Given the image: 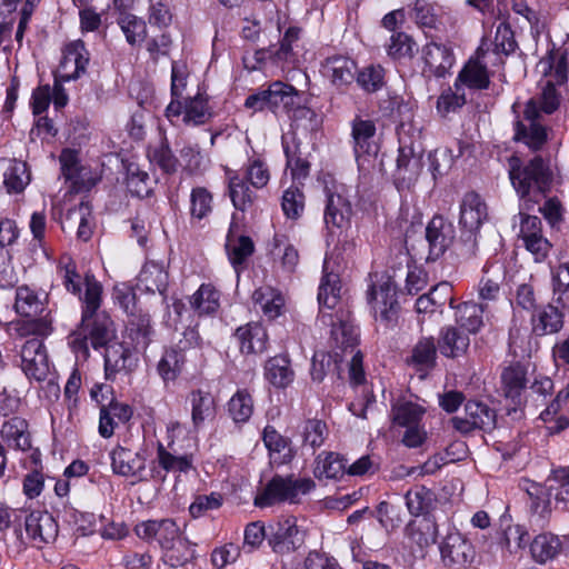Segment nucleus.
<instances>
[{
	"mask_svg": "<svg viewBox=\"0 0 569 569\" xmlns=\"http://www.w3.org/2000/svg\"><path fill=\"white\" fill-rule=\"evenodd\" d=\"M84 286L81 322L69 336L68 342L72 351L83 359L89 357V342L94 349L103 348L114 336L112 320L100 311L102 286L89 273L84 277Z\"/></svg>",
	"mask_w": 569,
	"mask_h": 569,
	"instance_id": "nucleus-1",
	"label": "nucleus"
},
{
	"mask_svg": "<svg viewBox=\"0 0 569 569\" xmlns=\"http://www.w3.org/2000/svg\"><path fill=\"white\" fill-rule=\"evenodd\" d=\"M508 174L510 182L526 209H532V204L545 198L551 182V172L548 164L540 156L533 157L528 162L516 154L508 158Z\"/></svg>",
	"mask_w": 569,
	"mask_h": 569,
	"instance_id": "nucleus-2",
	"label": "nucleus"
},
{
	"mask_svg": "<svg viewBox=\"0 0 569 569\" xmlns=\"http://www.w3.org/2000/svg\"><path fill=\"white\" fill-rule=\"evenodd\" d=\"M48 321L33 319L18 326L17 332L20 337L33 336L21 347V369L29 379L38 382L44 381L50 373V365L46 347L40 337L51 332Z\"/></svg>",
	"mask_w": 569,
	"mask_h": 569,
	"instance_id": "nucleus-3",
	"label": "nucleus"
},
{
	"mask_svg": "<svg viewBox=\"0 0 569 569\" xmlns=\"http://www.w3.org/2000/svg\"><path fill=\"white\" fill-rule=\"evenodd\" d=\"M299 102V94L295 87L283 83L281 81L272 82L268 89L261 90L257 93L250 94L244 101V106L254 111H262L269 109L273 113L293 112L292 117L308 118L313 117L315 113L311 109L306 107H297Z\"/></svg>",
	"mask_w": 569,
	"mask_h": 569,
	"instance_id": "nucleus-4",
	"label": "nucleus"
},
{
	"mask_svg": "<svg viewBox=\"0 0 569 569\" xmlns=\"http://www.w3.org/2000/svg\"><path fill=\"white\" fill-rule=\"evenodd\" d=\"M315 487L316 483L310 478L277 475L256 497L254 505L263 508L281 502L298 503L300 496L309 493Z\"/></svg>",
	"mask_w": 569,
	"mask_h": 569,
	"instance_id": "nucleus-5",
	"label": "nucleus"
},
{
	"mask_svg": "<svg viewBox=\"0 0 569 569\" xmlns=\"http://www.w3.org/2000/svg\"><path fill=\"white\" fill-rule=\"evenodd\" d=\"M487 217V204L482 198L473 191L467 192L460 203L459 223L469 233L458 248L459 256L470 258L476 254L477 238L475 231L479 230Z\"/></svg>",
	"mask_w": 569,
	"mask_h": 569,
	"instance_id": "nucleus-6",
	"label": "nucleus"
},
{
	"mask_svg": "<svg viewBox=\"0 0 569 569\" xmlns=\"http://www.w3.org/2000/svg\"><path fill=\"white\" fill-rule=\"evenodd\" d=\"M450 423L456 431L462 435L475 430L490 432L496 428L497 412L485 402L470 400L465 405V416L452 417Z\"/></svg>",
	"mask_w": 569,
	"mask_h": 569,
	"instance_id": "nucleus-7",
	"label": "nucleus"
},
{
	"mask_svg": "<svg viewBox=\"0 0 569 569\" xmlns=\"http://www.w3.org/2000/svg\"><path fill=\"white\" fill-rule=\"evenodd\" d=\"M422 168V149L420 146H416L413 142L406 143L400 139L393 174L397 188L402 190L413 186Z\"/></svg>",
	"mask_w": 569,
	"mask_h": 569,
	"instance_id": "nucleus-8",
	"label": "nucleus"
},
{
	"mask_svg": "<svg viewBox=\"0 0 569 569\" xmlns=\"http://www.w3.org/2000/svg\"><path fill=\"white\" fill-rule=\"evenodd\" d=\"M441 562L449 569H466L476 557L472 543L459 531L449 532L439 546Z\"/></svg>",
	"mask_w": 569,
	"mask_h": 569,
	"instance_id": "nucleus-9",
	"label": "nucleus"
},
{
	"mask_svg": "<svg viewBox=\"0 0 569 569\" xmlns=\"http://www.w3.org/2000/svg\"><path fill=\"white\" fill-rule=\"evenodd\" d=\"M26 537L18 535L21 543H31L37 548L54 541L58 536V525L48 511H32L24 519Z\"/></svg>",
	"mask_w": 569,
	"mask_h": 569,
	"instance_id": "nucleus-10",
	"label": "nucleus"
},
{
	"mask_svg": "<svg viewBox=\"0 0 569 569\" xmlns=\"http://www.w3.org/2000/svg\"><path fill=\"white\" fill-rule=\"evenodd\" d=\"M60 164L62 174L67 181H70L73 192L89 191L100 179L90 167L79 162L74 150L64 149L60 154Z\"/></svg>",
	"mask_w": 569,
	"mask_h": 569,
	"instance_id": "nucleus-11",
	"label": "nucleus"
},
{
	"mask_svg": "<svg viewBox=\"0 0 569 569\" xmlns=\"http://www.w3.org/2000/svg\"><path fill=\"white\" fill-rule=\"evenodd\" d=\"M111 468L116 475L132 479V483L147 480V458L144 451H133L117 446L110 452Z\"/></svg>",
	"mask_w": 569,
	"mask_h": 569,
	"instance_id": "nucleus-12",
	"label": "nucleus"
},
{
	"mask_svg": "<svg viewBox=\"0 0 569 569\" xmlns=\"http://www.w3.org/2000/svg\"><path fill=\"white\" fill-rule=\"evenodd\" d=\"M90 56L83 41L76 40L64 46L62 58L54 71L56 80L71 81L86 73Z\"/></svg>",
	"mask_w": 569,
	"mask_h": 569,
	"instance_id": "nucleus-13",
	"label": "nucleus"
},
{
	"mask_svg": "<svg viewBox=\"0 0 569 569\" xmlns=\"http://www.w3.org/2000/svg\"><path fill=\"white\" fill-rule=\"evenodd\" d=\"M271 535L268 542L272 550L283 555L299 549L305 543L306 532L297 526L295 517L279 520L276 526H270Z\"/></svg>",
	"mask_w": 569,
	"mask_h": 569,
	"instance_id": "nucleus-14",
	"label": "nucleus"
},
{
	"mask_svg": "<svg viewBox=\"0 0 569 569\" xmlns=\"http://www.w3.org/2000/svg\"><path fill=\"white\" fill-rule=\"evenodd\" d=\"M523 121L518 120L515 124V139L523 142L531 150H539L547 141V130L540 123L538 117V106L533 100H529L523 111Z\"/></svg>",
	"mask_w": 569,
	"mask_h": 569,
	"instance_id": "nucleus-15",
	"label": "nucleus"
},
{
	"mask_svg": "<svg viewBox=\"0 0 569 569\" xmlns=\"http://www.w3.org/2000/svg\"><path fill=\"white\" fill-rule=\"evenodd\" d=\"M456 229L451 221L435 216L426 227V240L429 246L427 260L436 261L453 244Z\"/></svg>",
	"mask_w": 569,
	"mask_h": 569,
	"instance_id": "nucleus-16",
	"label": "nucleus"
},
{
	"mask_svg": "<svg viewBox=\"0 0 569 569\" xmlns=\"http://www.w3.org/2000/svg\"><path fill=\"white\" fill-rule=\"evenodd\" d=\"M519 237L525 248L533 254L536 261H542L551 249V243L542 233V222L536 216L520 212Z\"/></svg>",
	"mask_w": 569,
	"mask_h": 569,
	"instance_id": "nucleus-17",
	"label": "nucleus"
},
{
	"mask_svg": "<svg viewBox=\"0 0 569 569\" xmlns=\"http://www.w3.org/2000/svg\"><path fill=\"white\" fill-rule=\"evenodd\" d=\"M423 73L445 78L455 63L452 50L442 43L430 42L422 48Z\"/></svg>",
	"mask_w": 569,
	"mask_h": 569,
	"instance_id": "nucleus-18",
	"label": "nucleus"
},
{
	"mask_svg": "<svg viewBox=\"0 0 569 569\" xmlns=\"http://www.w3.org/2000/svg\"><path fill=\"white\" fill-rule=\"evenodd\" d=\"M376 318L390 323L396 320L399 305L396 298V287L390 282H383L377 289L372 287L368 293Z\"/></svg>",
	"mask_w": 569,
	"mask_h": 569,
	"instance_id": "nucleus-19",
	"label": "nucleus"
},
{
	"mask_svg": "<svg viewBox=\"0 0 569 569\" xmlns=\"http://www.w3.org/2000/svg\"><path fill=\"white\" fill-rule=\"evenodd\" d=\"M321 71L335 87H348L355 81L357 63L347 56L335 54L325 59Z\"/></svg>",
	"mask_w": 569,
	"mask_h": 569,
	"instance_id": "nucleus-20",
	"label": "nucleus"
},
{
	"mask_svg": "<svg viewBox=\"0 0 569 569\" xmlns=\"http://www.w3.org/2000/svg\"><path fill=\"white\" fill-rule=\"evenodd\" d=\"M134 531L143 540H157L162 549L181 535L179 527L172 519L142 521L136 526Z\"/></svg>",
	"mask_w": 569,
	"mask_h": 569,
	"instance_id": "nucleus-21",
	"label": "nucleus"
},
{
	"mask_svg": "<svg viewBox=\"0 0 569 569\" xmlns=\"http://www.w3.org/2000/svg\"><path fill=\"white\" fill-rule=\"evenodd\" d=\"M94 220L92 216V206L89 201H81L78 206L70 208L62 222V229L74 231L77 238L88 241L93 233Z\"/></svg>",
	"mask_w": 569,
	"mask_h": 569,
	"instance_id": "nucleus-22",
	"label": "nucleus"
},
{
	"mask_svg": "<svg viewBox=\"0 0 569 569\" xmlns=\"http://www.w3.org/2000/svg\"><path fill=\"white\" fill-rule=\"evenodd\" d=\"M188 71L184 63L172 62L171 67V101L167 106L164 116L176 124L182 113V93L187 87Z\"/></svg>",
	"mask_w": 569,
	"mask_h": 569,
	"instance_id": "nucleus-23",
	"label": "nucleus"
},
{
	"mask_svg": "<svg viewBox=\"0 0 569 569\" xmlns=\"http://www.w3.org/2000/svg\"><path fill=\"white\" fill-rule=\"evenodd\" d=\"M500 387L507 399L517 403L527 387V369L520 362H511L500 373Z\"/></svg>",
	"mask_w": 569,
	"mask_h": 569,
	"instance_id": "nucleus-24",
	"label": "nucleus"
},
{
	"mask_svg": "<svg viewBox=\"0 0 569 569\" xmlns=\"http://www.w3.org/2000/svg\"><path fill=\"white\" fill-rule=\"evenodd\" d=\"M234 336L243 355H259L267 350V330L259 322H250L239 327Z\"/></svg>",
	"mask_w": 569,
	"mask_h": 569,
	"instance_id": "nucleus-25",
	"label": "nucleus"
},
{
	"mask_svg": "<svg viewBox=\"0 0 569 569\" xmlns=\"http://www.w3.org/2000/svg\"><path fill=\"white\" fill-rule=\"evenodd\" d=\"M264 379L277 389H284L295 380V370L287 353L269 358L263 366Z\"/></svg>",
	"mask_w": 569,
	"mask_h": 569,
	"instance_id": "nucleus-26",
	"label": "nucleus"
},
{
	"mask_svg": "<svg viewBox=\"0 0 569 569\" xmlns=\"http://www.w3.org/2000/svg\"><path fill=\"white\" fill-rule=\"evenodd\" d=\"M106 347L104 369L108 378L121 371L131 372L137 367L138 358L122 343L116 342Z\"/></svg>",
	"mask_w": 569,
	"mask_h": 569,
	"instance_id": "nucleus-27",
	"label": "nucleus"
},
{
	"mask_svg": "<svg viewBox=\"0 0 569 569\" xmlns=\"http://www.w3.org/2000/svg\"><path fill=\"white\" fill-rule=\"evenodd\" d=\"M490 313L487 303L468 301L457 307L456 321L468 332L477 333L483 326L485 319L489 320Z\"/></svg>",
	"mask_w": 569,
	"mask_h": 569,
	"instance_id": "nucleus-28",
	"label": "nucleus"
},
{
	"mask_svg": "<svg viewBox=\"0 0 569 569\" xmlns=\"http://www.w3.org/2000/svg\"><path fill=\"white\" fill-rule=\"evenodd\" d=\"M567 309L569 307L555 303L552 298L551 302L532 318L533 331L539 336L559 332L563 327L565 310Z\"/></svg>",
	"mask_w": 569,
	"mask_h": 569,
	"instance_id": "nucleus-29",
	"label": "nucleus"
},
{
	"mask_svg": "<svg viewBox=\"0 0 569 569\" xmlns=\"http://www.w3.org/2000/svg\"><path fill=\"white\" fill-rule=\"evenodd\" d=\"M169 274L164 266L157 261H148L142 267L137 286L147 292L164 295Z\"/></svg>",
	"mask_w": 569,
	"mask_h": 569,
	"instance_id": "nucleus-30",
	"label": "nucleus"
},
{
	"mask_svg": "<svg viewBox=\"0 0 569 569\" xmlns=\"http://www.w3.org/2000/svg\"><path fill=\"white\" fill-rule=\"evenodd\" d=\"M469 345V336L456 327H445L439 333L438 348L440 353L447 358L463 356Z\"/></svg>",
	"mask_w": 569,
	"mask_h": 569,
	"instance_id": "nucleus-31",
	"label": "nucleus"
},
{
	"mask_svg": "<svg viewBox=\"0 0 569 569\" xmlns=\"http://www.w3.org/2000/svg\"><path fill=\"white\" fill-rule=\"evenodd\" d=\"M376 134V124L372 120L356 117L351 123V137L353 141V151L357 159L370 154L373 151V137Z\"/></svg>",
	"mask_w": 569,
	"mask_h": 569,
	"instance_id": "nucleus-32",
	"label": "nucleus"
},
{
	"mask_svg": "<svg viewBox=\"0 0 569 569\" xmlns=\"http://www.w3.org/2000/svg\"><path fill=\"white\" fill-rule=\"evenodd\" d=\"M3 186L8 193H20L31 181V173L26 162L9 160L1 163Z\"/></svg>",
	"mask_w": 569,
	"mask_h": 569,
	"instance_id": "nucleus-33",
	"label": "nucleus"
},
{
	"mask_svg": "<svg viewBox=\"0 0 569 569\" xmlns=\"http://www.w3.org/2000/svg\"><path fill=\"white\" fill-rule=\"evenodd\" d=\"M234 228V223H231L227 236L226 251L232 267L239 272V268L253 253L254 244L250 237L243 234L237 236Z\"/></svg>",
	"mask_w": 569,
	"mask_h": 569,
	"instance_id": "nucleus-34",
	"label": "nucleus"
},
{
	"mask_svg": "<svg viewBox=\"0 0 569 569\" xmlns=\"http://www.w3.org/2000/svg\"><path fill=\"white\" fill-rule=\"evenodd\" d=\"M182 122L186 126H201L207 123L212 111L208 103V98L201 93L186 98L182 101Z\"/></svg>",
	"mask_w": 569,
	"mask_h": 569,
	"instance_id": "nucleus-35",
	"label": "nucleus"
},
{
	"mask_svg": "<svg viewBox=\"0 0 569 569\" xmlns=\"http://www.w3.org/2000/svg\"><path fill=\"white\" fill-rule=\"evenodd\" d=\"M2 438L14 448L27 451L31 448L29 425L21 417H12L6 420L1 427Z\"/></svg>",
	"mask_w": 569,
	"mask_h": 569,
	"instance_id": "nucleus-36",
	"label": "nucleus"
},
{
	"mask_svg": "<svg viewBox=\"0 0 569 569\" xmlns=\"http://www.w3.org/2000/svg\"><path fill=\"white\" fill-rule=\"evenodd\" d=\"M352 213L350 202L340 193L327 191L325 222L327 226L342 228Z\"/></svg>",
	"mask_w": 569,
	"mask_h": 569,
	"instance_id": "nucleus-37",
	"label": "nucleus"
},
{
	"mask_svg": "<svg viewBox=\"0 0 569 569\" xmlns=\"http://www.w3.org/2000/svg\"><path fill=\"white\" fill-rule=\"evenodd\" d=\"M503 280V270L501 266H489L483 269V276L481 277L478 286V298L480 303L495 302L500 296V286Z\"/></svg>",
	"mask_w": 569,
	"mask_h": 569,
	"instance_id": "nucleus-38",
	"label": "nucleus"
},
{
	"mask_svg": "<svg viewBox=\"0 0 569 569\" xmlns=\"http://www.w3.org/2000/svg\"><path fill=\"white\" fill-rule=\"evenodd\" d=\"M252 301L269 319L279 317L284 306V298L281 292L270 286L256 289L252 293Z\"/></svg>",
	"mask_w": 569,
	"mask_h": 569,
	"instance_id": "nucleus-39",
	"label": "nucleus"
},
{
	"mask_svg": "<svg viewBox=\"0 0 569 569\" xmlns=\"http://www.w3.org/2000/svg\"><path fill=\"white\" fill-rule=\"evenodd\" d=\"M191 405V419L194 428L201 427L216 415L214 398L210 392L193 390L189 397Z\"/></svg>",
	"mask_w": 569,
	"mask_h": 569,
	"instance_id": "nucleus-40",
	"label": "nucleus"
},
{
	"mask_svg": "<svg viewBox=\"0 0 569 569\" xmlns=\"http://www.w3.org/2000/svg\"><path fill=\"white\" fill-rule=\"evenodd\" d=\"M117 24L124 34L127 43L131 47H139L147 39L146 21L133 13L121 12L117 18Z\"/></svg>",
	"mask_w": 569,
	"mask_h": 569,
	"instance_id": "nucleus-41",
	"label": "nucleus"
},
{
	"mask_svg": "<svg viewBox=\"0 0 569 569\" xmlns=\"http://www.w3.org/2000/svg\"><path fill=\"white\" fill-rule=\"evenodd\" d=\"M228 192L233 207L240 211L250 208L256 199V193L246 179L236 172H228Z\"/></svg>",
	"mask_w": 569,
	"mask_h": 569,
	"instance_id": "nucleus-42",
	"label": "nucleus"
},
{
	"mask_svg": "<svg viewBox=\"0 0 569 569\" xmlns=\"http://www.w3.org/2000/svg\"><path fill=\"white\" fill-rule=\"evenodd\" d=\"M545 76H549L557 84L568 80V53L562 49H555L539 62Z\"/></svg>",
	"mask_w": 569,
	"mask_h": 569,
	"instance_id": "nucleus-43",
	"label": "nucleus"
},
{
	"mask_svg": "<svg viewBox=\"0 0 569 569\" xmlns=\"http://www.w3.org/2000/svg\"><path fill=\"white\" fill-rule=\"evenodd\" d=\"M562 550L560 539L552 533H540L530 543V553L538 563L555 559Z\"/></svg>",
	"mask_w": 569,
	"mask_h": 569,
	"instance_id": "nucleus-44",
	"label": "nucleus"
},
{
	"mask_svg": "<svg viewBox=\"0 0 569 569\" xmlns=\"http://www.w3.org/2000/svg\"><path fill=\"white\" fill-rule=\"evenodd\" d=\"M148 158L151 163L157 164L164 173H174L179 168V160L174 156L164 133L161 134L160 141L148 148Z\"/></svg>",
	"mask_w": 569,
	"mask_h": 569,
	"instance_id": "nucleus-45",
	"label": "nucleus"
},
{
	"mask_svg": "<svg viewBox=\"0 0 569 569\" xmlns=\"http://www.w3.org/2000/svg\"><path fill=\"white\" fill-rule=\"evenodd\" d=\"M458 82H461L470 89H487L490 84L487 67L480 63L478 59H470L459 72L456 87H458Z\"/></svg>",
	"mask_w": 569,
	"mask_h": 569,
	"instance_id": "nucleus-46",
	"label": "nucleus"
},
{
	"mask_svg": "<svg viewBox=\"0 0 569 569\" xmlns=\"http://www.w3.org/2000/svg\"><path fill=\"white\" fill-rule=\"evenodd\" d=\"M219 300V291L210 283H202L190 297V306L199 316L211 315L218 310Z\"/></svg>",
	"mask_w": 569,
	"mask_h": 569,
	"instance_id": "nucleus-47",
	"label": "nucleus"
},
{
	"mask_svg": "<svg viewBox=\"0 0 569 569\" xmlns=\"http://www.w3.org/2000/svg\"><path fill=\"white\" fill-rule=\"evenodd\" d=\"M346 472V460L335 452H322L316 459L313 475L318 479H338Z\"/></svg>",
	"mask_w": 569,
	"mask_h": 569,
	"instance_id": "nucleus-48",
	"label": "nucleus"
},
{
	"mask_svg": "<svg viewBox=\"0 0 569 569\" xmlns=\"http://www.w3.org/2000/svg\"><path fill=\"white\" fill-rule=\"evenodd\" d=\"M391 412L392 420L396 425L409 427L420 425V421L426 413V409L423 406L410 400H398L392 405Z\"/></svg>",
	"mask_w": 569,
	"mask_h": 569,
	"instance_id": "nucleus-49",
	"label": "nucleus"
},
{
	"mask_svg": "<svg viewBox=\"0 0 569 569\" xmlns=\"http://www.w3.org/2000/svg\"><path fill=\"white\" fill-rule=\"evenodd\" d=\"M341 287L339 276L328 272V263H323V277L321 279L318 292L319 305L328 309H333L339 301Z\"/></svg>",
	"mask_w": 569,
	"mask_h": 569,
	"instance_id": "nucleus-50",
	"label": "nucleus"
},
{
	"mask_svg": "<svg viewBox=\"0 0 569 569\" xmlns=\"http://www.w3.org/2000/svg\"><path fill=\"white\" fill-rule=\"evenodd\" d=\"M406 536L420 548L436 541L437 525L429 518L410 521L406 527Z\"/></svg>",
	"mask_w": 569,
	"mask_h": 569,
	"instance_id": "nucleus-51",
	"label": "nucleus"
},
{
	"mask_svg": "<svg viewBox=\"0 0 569 569\" xmlns=\"http://www.w3.org/2000/svg\"><path fill=\"white\" fill-rule=\"evenodd\" d=\"M405 499L409 513L418 517L427 513L431 509L435 495L425 486H415L407 491Z\"/></svg>",
	"mask_w": 569,
	"mask_h": 569,
	"instance_id": "nucleus-52",
	"label": "nucleus"
},
{
	"mask_svg": "<svg viewBox=\"0 0 569 569\" xmlns=\"http://www.w3.org/2000/svg\"><path fill=\"white\" fill-rule=\"evenodd\" d=\"M553 302L569 307V262H561L551 270Z\"/></svg>",
	"mask_w": 569,
	"mask_h": 569,
	"instance_id": "nucleus-53",
	"label": "nucleus"
},
{
	"mask_svg": "<svg viewBox=\"0 0 569 569\" xmlns=\"http://www.w3.org/2000/svg\"><path fill=\"white\" fill-rule=\"evenodd\" d=\"M358 331L356 327L347 321L339 320L338 323H332L331 338L336 349L342 352L350 350L352 353L358 345Z\"/></svg>",
	"mask_w": 569,
	"mask_h": 569,
	"instance_id": "nucleus-54",
	"label": "nucleus"
},
{
	"mask_svg": "<svg viewBox=\"0 0 569 569\" xmlns=\"http://www.w3.org/2000/svg\"><path fill=\"white\" fill-rule=\"evenodd\" d=\"M163 550L164 562L173 568L184 566L193 558L194 555V550L190 542L181 535Z\"/></svg>",
	"mask_w": 569,
	"mask_h": 569,
	"instance_id": "nucleus-55",
	"label": "nucleus"
},
{
	"mask_svg": "<svg viewBox=\"0 0 569 569\" xmlns=\"http://www.w3.org/2000/svg\"><path fill=\"white\" fill-rule=\"evenodd\" d=\"M386 71L380 64H369L357 70L356 82L367 93H375L385 86Z\"/></svg>",
	"mask_w": 569,
	"mask_h": 569,
	"instance_id": "nucleus-56",
	"label": "nucleus"
},
{
	"mask_svg": "<svg viewBox=\"0 0 569 569\" xmlns=\"http://www.w3.org/2000/svg\"><path fill=\"white\" fill-rule=\"evenodd\" d=\"M417 52V43L405 32L393 33L387 44V53L393 60H411Z\"/></svg>",
	"mask_w": 569,
	"mask_h": 569,
	"instance_id": "nucleus-57",
	"label": "nucleus"
},
{
	"mask_svg": "<svg viewBox=\"0 0 569 569\" xmlns=\"http://www.w3.org/2000/svg\"><path fill=\"white\" fill-rule=\"evenodd\" d=\"M213 210L212 193L204 187H196L190 193L189 213L192 220H202Z\"/></svg>",
	"mask_w": 569,
	"mask_h": 569,
	"instance_id": "nucleus-58",
	"label": "nucleus"
},
{
	"mask_svg": "<svg viewBox=\"0 0 569 569\" xmlns=\"http://www.w3.org/2000/svg\"><path fill=\"white\" fill-rule=\"evenodd\" d=\"M437 346L432 337L421 338L412 349L411 363L419 369H430L436 366Z\"/></svg>",
	"mask_w": 569,
	"mask_h": 569,
	"instance_id": "nucleus-59",
	"label": "nucleus"
},
{
	"mask_svg": "<svg viewBox=\"0 0 569 569\" xmlns=\"http://www.w3.org/2000/svg\"><path fill=\"white\" fill-rule=\"evenodd\" d=\"M300 28L290 27L284 32L280 44L272 46L268 49L269 58L272 59L273 62H290L293 60L295 53L292 50V44L299 40L300 37Z\"/></svg>",
	"mask_w": 569,
	"mask_h": 569,
	"instance_id": "nucleus-60",
	"label": "nucleus"
},
{
	"mask_svg": "<svg viewBox=\"0 0 569 569\" xmlns=\"http://www.w3.org/2000/svg\"><path fill=\"white\" fill-rule=\"evenodd\" d=\"M228 412L234 422H247L253 412L251 395L244 389L238 390L228 402Z\"/></svg>",
	"mask_w": 569,
	"mask_h": 569,
	"instance_id": "nucleus-61",
	"label": "nucleus"
},
{
	"mask_svg": "<svg viewBox=\"0 0 569 569\" xmlns=\"http://www.w3.org/2000/svg\"><path fill=\"white\" fill-rule=\"evenodd\" d=\"M128 326L130 337L134 341L136 348L146 349L153 332L149 315L133 313V316H130Z\"/></svg>",
	"mask_w": 569,
	"mask_h": 569,
	"instance_id": "nucleus-62",
	"label": "nucleus"
},
{
	"mask_svg": "<svg viewBox=\"0 0 569 569\" xmlns=\"http://www.w3.org/2000/svg\"><path fill=\"white\" fill-rule=\"evenodd\" d=\"M127 188L132 196L146 198L152 191V181L148 172L136 164H130L128 167Z\"/></svg>",
	"mask_w": 569,
	"mask_h": 569,
	"instance_id": "nucleus-63",
	"label": "nucleus"
},
{
	"mask_svg": "<svg viewBox=\"0 0 569 569\" xmlns=\"http://www.w3.org/2000/svg\"><path fill=\"white\" fill-rule=\"evenodd\" d=\"M16 311L26 318L36 317L42 310L37 293L28 287H19L16 292Z\"/></svg>",
	"mask_w": 569,
	"mask_h": 569,
	"instance_id": "nucleus-64",
	"label": "nucleus"
}]
</instances>
